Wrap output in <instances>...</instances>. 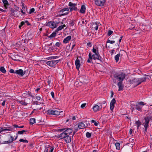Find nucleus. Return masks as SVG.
<instances>
[{
	"label": "nucleus",
	"mask_w": 152,
	"mask_h": 152,
	"mask_svg": "<svg viewBox=\"0 0 152 152\" xmlns=\"http://www.w3.org/2000/svg\"><path fill=\"white\" fill-rule=\"evenodd\" d=\"M64 131L59 135H57V137L61 139H64L66 143H68L71 141L70 134L72 132L73 130L70 128H66Z\"/></svg>",
	"instance_id": "obj_1"
},
{
	"label": "nucleus",
	"mask_w": 152,
	"mask_h": 152,
	"mask_svg": "<svg viewBox=\"0 0 152 152\" xmlns=\"http://www.w3.org/2000/svg\"><path fill=\"white\" fill-rule=\"evenodd\" d=\"M89 58L87 60V62L88 63H91L92 62V60H96L98 59L101 61V62H102L103 61V59L102 58V57L100 56L99 55V53H95L94 54L92 55L91 54V52H90L89 53Z\"/></svg>",
	"instance_id": "obj_2"
},
{
	"label": "nucleus",
	"mask_w": 152,
	"mask_h": 152,
	"mask_svg": "<svg viewBox=\"0 0 152 152\" xmlns=\"http://www.w3.org/2000/svg\"><path fill=\"white\" fill-rule=\"evenodd\" d=\"M126 74L124 73L121 72L119 73H115L114 75V78L119 82H122L124 80L126 77Z\"/></svg>",
	"instance_id": "obj_3"
},
{
	"label": "nucleus",
	"mask_w": 152,
	"mask_h": 152,
	"mask_svg": "<svg viewBox=\"0 0 152 152\" xmlns=\"http://www.w3.org/2000/svg\"><path fill=\"white\" fill-rule=\"evenodd\" d=\"M47 114L49 115H60L61 113H62L63 112V111H58L57 110L53 109V110H49L47 111Z\"/></svg>",
	"instance_id": "obj_4"
},
{
	"label": "nucleus",
	"mask_w": 152,
	"mask_h": 152,
	"mask_svg": "<svg viewBox=\"0 0 152 152\" xmlns=\"http://www.w3.org/2000/svg\"><path fill=\"white\" fill-rule=\"evenodd\" d=\"M145 104H145L143 102H140L136 103V105L133 104H131V105L135 106L136 107L135 109L141 112L142 111V108L141 106L142 105H145Z\"/></svg>",
	"instance_id": "obj_5"
},
{
	"label": "nucleus",
	"mask_w": 152,
	"mask_h": 152,
	"mask_svg": "<svg viewBox=\"0 0 152 152\" xmlns=\"http://www.w3.org/2000/svg\"><path fill=\"white\" fill-rule=\"evenodd\" d=\"M59 12L60 16L66 15L69 13V9L68 8H63L60 10Z\"/></svg>",
	"instance_id": "obj_6"
},
{
	"label": "nucleus",
	"mask_w": 152,
	"mask_h": 152,
	"mask_svg": "<svg viewBox=\"0 0 152 152\" xmlns=\"http://www.w3.org/2000/svg\"><path fill=\"white\" fill-rule=\"evenodd\" d=\"M95 4L100 7L104 6L106 1V0H94Z\"/></svg>",
	"instance_id": "obj_7"
},
{
	"label": "nucleus",
	"mask_w": 152,
	"mask_h": 152,
	"mask_svg": "<svg viewBox=\"0 0 152 152\" xmlns=\"http://www.w3.org/2000/svg\"><path fill=\"white\" fill-rule=\"evenodd\" d=\"M98 105L95 104L94 106L93 109L95 112H97L102 109V103H98Z\"/></svg>",
	"instance_id": "obj_8"
},
{
	"label": "nucleus",
	"mask_w": 152,
	"mask_h": 152,
	"mask_svg": "<svg viewBox=\"0 0 152 152\" xmlns=\"http://www.w3.org/2000/svg\"><path fill=\"white\" fill-rule=\"evenodd\" d=\"M138 78H134L132 80H131L129 82H130V83L134 85V87H136L138 85H140L139 83Z\"/></svg>",
	"instance_id": "obj_9"
},
{
	"label": "nucleus",
	"mask_w": 152,
	"mask_h": 152,
	"mask_svg": "<svg viewBox=\"0 0 152 152\" xmlns=\"http://www.w3.org/2000/svg\"><path fill=\"white\" fill-rule=\"evenodd\" d=\"M77 5L76 4H73L72 2H70L69 3V5L70 6L69 9L70 11L71 12L73 10L77 11V9L76 6Z\"/></svg>",
	"instance_id": "obj_10"
},
{
	"label": "nucleus",
	"mask_w": 152,
	"mask_h": 152,
	"mask_svg": "<svg viewBox=\"0 0 152 152\" xmlns=\"http://www.w3.org/2000/svg\"><path fill=\"white\" fill-rule=\"evenodd\" d=\"M51 28H55L58 26V23L55 22L54 21H50L47 24Z\"/></svg>",
	"instance_id": "obj_11"
},
{
	"label": "nucleus",
	"mask_w": 152,
	"mask_h": 152,
	"mask_svg": "<svg viewBox=\"0 0 152 152\" xmlns=\"http://www.w3.org/2000/svg\"><path fill=\"white\" fill-rule=\"evenodd\" d=\"M58 60L55 61H47L46 64L50 66H54L59 61Z\"/></svg>",
	"instance_id": "obj_12"
},
{
	"label": "nucleus",
	"mask_w": 152,
	"mask_h": 152,
	"mask_svg": "<svg viewBox=\"0 0 152 152\" xmlns=\"http://www.w3.org/2000/svg\"><path fill=\"white\" fill-rule=\"evenodd\" d=\"M10 137H9V140H8L4 141L3 142V144H9L12 142L14 140L16 139L18 137V136H17L15 140H14V138L10 135H9Z\"/></svg>",
	"instance_id": "obj_13"
},
{
	"label": "nucleus",
	"mask_w": 152,
	"mask_h": 152,
	"mask_svg": "<svg viewBox=\"0 0 152 152\" xmlns=\"http://www.w3.org/2000/svg\"><path fill=\"white\" fill-rule=\"evenodd\" d=\"M12 128L10 127H0V133L5 131H12Z\"/></svg>",
	"instance_id": "obj_14"
},
{
	"label": "nucleus",
	"mask_w": 152,
	"mask_h": 152,
	"mask_svg": "<svg viewBox=\"0 0 152 152\" xmlns=\"http://www.w3.org/2000/svg\"><path fill=\"white\" fill-rule=\"evenodd\" d=\"M116 102V101L115 99L113 98L111 101L110 103V108L111 111H113L114 107V105Z\"/></svg>",
	"instance_id": "obj_15"
},
{
	"label": "nucleus",
	"mask_w": 152,
	"mask_h": 152,
	"mask_svg": "<svg viewBox=\"0 0 152 152\" xmlns=\"http://www.w3.org/2000/svg\"><path fill=\"white\" fill-rule=\"evenodd\" d=\"M75 65L76 66V68L79 70L80 66V60L78 58H77L75 61Z\"/></svg>",
	"instance_id": "obj_16"
},
{
	"label": "nucleus",
	"mask_w": 152,
	"mask_h": 152,
	"mask_svg": "<svg viewBox=\"0 0 152 152\" xmlns=\"http://www.w3.org/2000/svg\"><path fill=\"white\" fill-rule=\"evenodd\" d=\"M145 121L144 122V126H148V124L150 120L149 117L147 116L144 118Z\"/></svg>",
	"instance_id": "obj_17"
},
{
	"label": "nucleus",
	"mask_w": 152,
	"mask_h": 152,
	"mask_svg": "<svg viewBox=\"0 0 152 152\" xmlns=\"http://www.w3.org/2000/svg\"><path fill=\"white\" fill-rule=\"evenodd\" d=\"M123 82H118L117 84V85L118 87V91H122L123 89L124 86L122 84Z\"/></svg>",
	"instance_id": "obj_18"
},
{
	"label": "nucleus",
	"mask_w": 152,
	"mask_h": 152,
	"mask_svg": "<svg viewBox=\"0 0 152 152\" xmlns=\"http://www.w3.org/2000/svg\"><path fill=\"white\" fill-rule=\"evenodd\" d=\"M15 73L20 75L23 76L24 75L23 70L22 69H19L15 71Z\"/></svg>",
	"instance_id": "obj_19"
},
{
	"label": "nucleus",
	"mask_w": 152,
	"mask_h": 152,
	"mask_svg": "<svg viewBox=\"0 0 152 152\" xmlns=\"http://www.w3.org/2000/svg\"><path fill=\"white\" fill-rule=\"evenodd\" d=\"M77 125L79 129H84L85 127L84 124L82 122L78 123Z\"/></svg>",
	"instance_id": "obj_20"
},
{
	"label": "nucleus",
	"mask_w": 152,
	"mask_h": 152,
	"mask_svg": "<svg viewBox=\"0 0 152 152\" xmlns=\"http://www.w3.org/2000/svg\"><path fill=\"white\" fill-rule=\"evenodd\" d=\"M99 24V22H97L94 23L93 25V28H94L96 30H97L98 28V26Z\"/></svg>",
	"instance_id": "obj_21"
},
{
	"label": "nucleus",
	"mask_w": 152,
	"mask_h": 152,
	"mask_svg": "<svg viewBox=\"0 0 152 152\" xmlns=\"http://www.w3.org/2000/svg\"><path fill=\"white\" fill-rule=\"evenodd\" d=\"M71 37L70 36H69L64 39L63 40V43H67L71 39Z\"/></svg>",
	"instance_id": "obj_22"
},
{
	"label": "nucleus",
	"mask_w": 152,
	"mask_h": 152,
	"mask_svg": "<svg viewBox=\"0 0 152 152\" xmlns=\"http://www.w3.org/2000/svg\"><path fill=\"white\" fill-rule=\"evenodd\" d=\"M147 79L146 77H144L142 78H138L139 83V84H140L146 81Z\"/></svg>",
	"instance_id": "obj_23"
},
{
	"label": "nucleus",
	"mask_w": 152,
	"mask_h": 152,
	"mask_svg": "<svg viewBox=\"0 0 152 152\" xmlns=\"http://www.w3.org/2000/svg\"><path fill=\"white\" fill-rule=\"evenodd\" d=\"M2 1L4 4L5 9H7L8 7L7 6L9 5V3L8 1L7 0H2Z\"/></svg>",
	"instance_id": "obj_24"
},
{
	"label": "nucleus",
	"mask_w": 152,
	"mask_h": 152,
	"mask_svg": "<svg viewBox=\"0 0 152 152\" xmlns=\"http://www.w3.org/2000/svg\"><path fill=\"white\" fill-rule=\"evenodd\" d=\"M86 11V7L85 5H82L81 9L80 10V12L81 13H84Z\"/></svg>",
	"instance_id": "obj_25"
},
{
	"label": "nucleus",
	"mask_w": 152,
	"mask_h": 152,
	"mask_svg": "<svg viewBox=\"0 0 152 152\" xmlns=\"http://www.w3.org/2000/svg\"><path fill=\"white\" fill-rule=\"evenodd\" d=\"M141 122L139 120L136 121L135 124L137 126V129H139V128L141 126Z\"/></svg>",
	"instance_id": "obj_26"
},
{
	"label": "nucleus",
	"mask_w": 152,
	"mask_h": 152,
	"mask_svg": "<svg viewBox=\"0 0 152 152\" xmlns=\"http://www.w3.org/2000/svg\"><path fill=\"white\" fill-rule=\"evenodd\" d=\"M29 121L31 125H33L36 122L35 119L34 118H31Z\"/></svg>",
	"instance_id": "obj_27"
},
{
	"label": "nucleus",
	"mask_w": 152,
	"mask_h": 152,
	"mask_svg": "<svg viewBox=\"0 0 152 152\" xmlns=\"http://www.w3.org/2000/svg\"><path fill=\"white\" fill-rule=\"evenodd\" d=\"M92 52L94 53H99L98 48L97 47H96L95 48L93 47L92 49Z\"/></svg>",
	"instance_id": "obj_28"
},
{
	"label": "nucleus",
	"mask_w": 152,
	"mask_h": 152,
	"mask_svg": "<svg viewBox=\"0 0 152 152\" xmlns=\"http://www.w3.org/2000/svg\"><path fill=\"white\" fill-rule=\"evenodd\" d=\"M34 147V143H33L31 142L29 143V145L27 147V148L28 149H32Z\"/></svg>",
	"instance_id": "obj_29"
},
{
	"label": "nucleus",
	"mask_w": 152,
	"mask_h": 152,
	"mask_svg": "<svg viewBox=\"0 0 152 152\" xmlns=\"http://www.w3.org/2000/svg\"><path fill=\"white\" fill-rule=\"evenodd\" d=\"M120 56V54H118L115 56V60L116 62H117L118 61L119 59Z\"/></svg>",
	"instance_id": "obj_30"
},
{
	"label": "nucleus",
	"mask_w": 152,
	"mask_h": 152,
	"mask_svg": "<svg viewBox=\"0 0 152 152\" xmlns=\"http://www.w3.org/2000/svg\"><path fill=\"white\" fill-rule=\"evenodd\" d=\"M27 132V130H23L22 131H19L18 132V134H26V132Z\"/></svg>",
	"instance_id": "obj_31"
},
{
	"label": "nucleus",
	"mask_w": 152,
	"mask_h": 152,
	"mask_svg": "<svg viewBox=\"0 0 152 152\" xmlns=\"http://www.w3.org/2000/svg\"><path fill=\"white\" fill-rule=\"evenodd\" d=\"M0 71L3 73H6V71L4 67L2 66L0 68Z\"/></svg>",
	"instance_id": "obj_32"
},
{
	"label": "nucleus",
	"mask_w": 152,
	"mask_h": 152,
	"mask_svg": "<svg viewBox=\"0 0 152 152\" xmlns=\"http://www.w3.org/2000/svg\"><path fill=\"white\" fill-rule=\"evenodd\" d=\"M106 101H103L102 103V107L103 108H104L106 107V105H107V104H106Z\"/></svg>",
	"instance_id": "obj_33"
},
{
	"label": "nucleus",
	"mask_w": 152,
	"mask_h": 152,
	"mask_svg": "<svg viewBox=\"0 0 152 152\" xmlns=\"http://www.w3.org/2000/svg\"><path fill=\"white\" fill-rule=\"evenodd\" d=\"M115 145L116 147V148L117 149L119 150L120 148V144L118 142H116L115 143Z\"/></svg>",
	"instance_id": "obj_34"
},
{
	"label": "nucleus",
	"mask_w": 152,
	"mask_h": 152,
	"mask_svg": "<svg viewBox=\"0 0 152 152\" xmlns=\"http://www.w3.org/2000/svg\"><path fill=\"white\" fill-rule=\"evenodd\" d=\"M19 103L23 105L26 106L27 105V103H26L23 100H21V101H19Z\"/></svg>",
	"instance_id": "obj_35"
},
{
	"label": "nucleus",
	"mask_w": 152,
	"mask_h": 152,
	"mask_svg": "<svg viewBox=\"0 0 152 152\" xmlns=\"http://www.w3.org/2000/svg\"><path fill=\"white\" fill-rule=\"evenodd\" d=\"M22 8L23 10L25 12L27 11V9L26 6H25L23 4L22 5Z\"/></svg>",
	"instance_id": "obj_36"
},
{
	"label": "nucleus",
	"mask_w": 152,
	"mask_h": 152,
	"mask_svg": "<svg viewBox=\"0 0 152 152\" xmlns=\"http://www.w3.org/2000/svg\"><path fill=\"white\" fill-rule=\"evenodd\" d=\"M48 147H50V152H53L54 149V148L53 146H50L48 145Z\"/></svg>",
	"instance_id": "obj_37"
},
{
	"label": "nucleus",
	"mask_w": 152,
	"mask_h": 152,
	"mask_svg": "<svg viewBox=\"0 0 152 152\" xmlns=\"http://www.w3.org/2000/svg\"><path fill=\"white\" fill-rule=\"evenodd\" d=\"M56 33L55 32H53L49 36V37H53L56 36Z\"/></svg>",
	"instance_id": "obj_38"
},
{
	"label": "nucleus",
	"mask_w": 152,
	"mask_h": 152,
	"mask_svg": "<svg viewBox=\"0 0 152 152\" xmlns=\"http://www.w3.org/2000/svg\"><path fill=\"white\" fill-rule=\"evenodd\" d=\"M19 141L20 142H26L28 143V141L26 140H24L23 139H21L19 140Z\"/></svg>",
	"instance_id": "obj_39"
},
{
	"label": "nucleus",
	"mask_w": 152,
	"mask_h": 152,
	"mask_svg": "<svg viewBox=\"0 0 152 152\" xmlns=\"http://www.w3.org/2000/svg\"><path fill=\"white\" fill-rule=\"evenodd\" d=\"M75 21L74 20H71L69 23V24L71 26H74L75 24Z\"/></svg>",
	"instance_id": "obj_40"
},
{
	"label": "nucleus",
	"mask_w": 152,
	"mask_h": 152,
	"mask_svg": "<svg viewBox=\"0 0 152 152\" xmlns=\"http://www.w3.org/2000/svg\"><path fill=\"white\" fill-rule=\"evenodd\" d=\"M91 134L90 133L88 132L86 134V136L87 138H90L91 136Z\"/></svg>",
	"instance_id": "obj_41"
},
{
	"label": "nucleus",
	"mask_w": 152,
	"mask_h": 152,
	"mask_svg": "<svg viewBox=\"0 0 152 152\" xmlns=\"http://www.w3.org/2000/svg\"><path fill=\"white\" fill-rule=\"evenodd\" d=\"M63 27L62 25L59 26L56 29V30L57 31H59L60 30H61L62 29H63Z\"/></svg>",
	"instance_id": "obj_42"
},
{
	"label": "nucleus",
	"mask_w": 152,
	"mask_h": 152,
	"mask_svg": "<svg viewBox=\"0 0 152 152\" xmlns=\"http://www.w3.org/2000/svg\"><path fill=\"white\" fill-rule=\"evenodd\" d=\"M115 41H111L109 39H108L106 43H110L111 44H113L114 43H115Z\"/></svg>",
	"instance_id": "obj_43"
},
{
	"label": "nucleus",
	"mask_w": 152,
	"mask_h": 152,
	"mask_svg": "<svg viewBox=\"0 0 152 152\" xmlns=\"http://www.w3.org/2000/svg\"><path fill=\"white\" fill-rule=\"evenodd\" d=\"M35 97H36V99H37L38 100H39L41 99V97L37 95V94H36Z\"/></svg>",
	"instance_id": "obj_44"
},
{
	"label": "nucleus",
	"mask_w": 152,
	"mask_h": 152,
	"mask_svg": "<svg viewBox=\"0 0 152 152\" xmlns=\"http://www.w3.org/2000/svg\"><path fill=\"white\" fill-rule=\"evenodd\" d=\"M35 9L34 8H32L30 9L29 13V14H31L34 12Z\"/></svg>",
	"instance_id": "obj_45"
},
{
	"label": "nucleus",
	"mask_w": 152,
	"mask_h": 152,
	"mask_svg": "<svg viewBox=\"0 0 152 152\" xmlns=\"http://www.w3.org/2000/svg\"><path fill=\"white\" fill-rule=\"evenodd\" d=\"M113 31L111 30H109L107 33V36H109L112 34Z\"/></svg>",
	"instance_id": "obj_46"
},
{
	"label": "nucleus",
	"mask_w": 152,
	"mask_h": 152,
	"mask_svg": "<svg viewBox=\"0 0 152 152\" xmlns=\"http://www.w3.org/2000/svg\"><path fill=\"white\" fill-rule=\"evenodd\" d=\"M25 24V22L24 21H22L20 23V25L19 26V27L20 28H21V27L23 26Z\"/></svg>",
	"instance_id": "obj_47"
},
{
	"label": "nucleus",
	"mask_w": 152,
	"mask_h": 152,
	"mask_svg": "<svg viewBox=\"0 0 152 152\" xmlns=\"http://www.w3.org/2000/svg\"><path fill=\"white\" fill-rule=\"evenodd\" d=\"M56 46L59 47L61 45V43L60 42H57L56 43Z\"/></svg>",
	"instance_id": "obj_48"
},
{
	"label": "nucleus",
	"mask_w": 152,
	"mask_h": 152,
	"mask_svg": "<svg viewBox=\"0 0 152 152\" xmlns=\"http://www.w3.org/2000/svg\"><path fill=\"white\" fill-rule=\"evenodd\" d=\"M59 57L58 56H53L51 57V59H53L58 58Z\"/></svg>",
	"instance_id": "obj_49"
},
{
	"label": "nucleus",
	"mask_w": 152,
	"mask_h": 152,
	"mask_svg": "<svg viewBox=\"0 0 152 152\" xmlns=\"http://www.w3.org/2000/svg\"><path fill=\"white\" fill-rule=\"evenodd\" d=\"M66 129H60L57 130V131L58 132H61L62 131H64V130H65Z\"/></svg>",
	"instance_id": "obj_50"
},
{
	"label": "nucleus",
	"mask_w": 152,
	"mask_h": 152,
	"mask_svg": "<svg viewBox=\"0 0 152 152\" xmlns=\"http://www.w3.org/2000/svg\"><path fill=\"white\" fill-rule=\"evenodd\" d=\"M16 57H18V56H14L13 58H12V59L15 61H19L18 59Z\"/></svg>",
	"instance_id": "obj_51"
},
{
	"label": "nucleus",
	"mask_w": 152,
	"mask_h": 152,
	"mask_svg": "<svg viewBox=\"0 0 152 152\" xmlns=\"http://www.w3.org/2000/svg\"><path fill=\"white\" fill-rule=\"evenodd\" d=\"M48 148L49 147H45L44 152H48Z\"/></svg>",
	"instance_id": "obj_52"
},
{
	"label": "nucleus",
	"mask_w": 152,
	"mask_h": 152,
	"mask_svg": "<svg viewBox=\"0 0 152 152\" xmlns=\"http://www.w3.org/2000/svg\"><path fill=\"white\" fill-rule=\"evenodd\" d=\"M10 72L11 73H15V71L14 70L12 69H11L10 70Z\"/></svg>",
	"instance_id": "obj_53"
},
{
	"label": "nucleus",
	"mask_w": 152,
	"mask_h": 152,
	"mask_svg": "<svg viewBox=\"0 0 152 152\" xmlns=\"http://www.w3.org/2000/svg\"><path fill=\"white\" fill-rule=\"evenodd\" d=\"M51 95L52 97V98L53 99H54V93L53 92V91H52L51 92Z\"/></svg>",
	"instance_id": "obj_54"
},
{
	"label": "nucleus",
	"mask_w": 152,
	"mask_h": 152,
	"mask_svg": "<svg viewBox=\"0 0 152 152\" xmlns=\"http://www.w3.org/2000/svg\"><path fill=\"white\" fill-rule=\"evenodd\" d=\"M86 104V103H83L81 104V107L82 108H83L85 107Z\"/></svg>",
	"instance_id": "obj_55"
},
{
	"label": "nucleus",
	"mask_w": 152,
	"mask_h": 152,
	"mask_svg": "<svg viewBox=\"0 0 152 152\" xmlns=\"http://www.w3.org/2000/svg\"><path fill=\"white\" fill-rule=\"evenodd\" d=\"M148 126H144V127H145V132H147L148 127Z\"/></svg>",
	"instance_id": "obj_56"
},
{
	"label": "nucleus",
	"mask_w": 152,
	"mask_h": 152,
	"mask_svg": "<svg viewBox=\"0 0 152 152\" xmlns=\"http://www.w3.org/2000/svg\"><path fill=\"white\" fill-rule=\"evenodd\" d=\"M28 40L27 39H25L24 40V42L26 43H28Z\"/></svg>",
	"instance_id": "obj_57"
},
{
	"label": "nucleus",
	"mask_w": 152,
	"mask_h": 152,
	"mask_svg": "<svg viewBox=\"0 0 152 152\" xmlns=\"http://www.w3.org/2000/svg\"><path fill=\"white\" fill-rule=\"evenodd\" d=\"M87 45L89 47H91L92 45L91 42H88L87 43Z\"/></svg>",
	"instance_id": "obj_58"
},
{
	"label": "nucleus",
	"mask_w": 152,
	"mask_h": 152,
	"mask_svg": "<svg viewBox=\"0 0 152 152\" xmlns=\"http://www.w3.org/2000/svg\"><path fill=\"white\" fill-rule=\"evenodd\" d=\"M130 109L131 110L132 112H133L134 110V107H133L132 106L131 107Z\"/></svg>",
	"instance_id": "obj_59"
},
{
	"label": "nucleus",
	"mask_w": 152,
	"mask_h": 152,
	"mask_svg": "<svg viewBox=\"0 0 152 152\" xmlns=\"http://www.w3.org/2000/svg\"><path fill=\"white\" fill-rule=\"evenodd\" d=\"M5 102L6 101L5 100L3 101V102L1 104V105L2 106H4L5 105Z\"/></svg>",
	"instance_id": "obj_60"
},
{
	"label": "nucleus",
	"mask_w": 152,
	"mask_h": 152,
	"mask_svg": "<svg viewBox=\"0 0 152 152\" xmlns=\"http://www.w3.org/2000/svg\"><path fill=\"white\" fill-rule=\"evenodd\" d=\"M79 129V128L78 127V126L76 127L75 129L74 130V131H75V132H77V131H78Z\"/></svg>",
	"instance_id": "obj_61"
},
{
	"label": "nucleus",
	"mask_w": 152,
	"mask_h": 152,
	"mask_svg": "<svg viewBox=\"0 0 152 152\" xmlns=\"http://www.w3.org/2000/svg\"><path fill=\"white\" fill-rule=\"evenodd\" d=\"M11 12L12 14L14 13V12H15V10L12 9H11Z\"/></svg>",
	"instance_id": "obj_62"
},
{
	"label": "nucleus",
	"mask_w": 152,
	"mask_h": 152,
	"mask_svg": "<svg viewBox=\"0 0 152 152\" xmlns=\"http://www.w3.org/2000/svg\"><path fill=\"white\" fill-rule=\"evenodd\" d=\"M47 83H48V85L50 86V83H51V81L50 80H48L47 81Z\"/></svg>",
	"instance_id": "obj_63"
},
{
	"label": "nucleus",
	"mask_w": 152,
	"mask_h": 152,
	"mask_svg": "<svg viewBox=\"0 0 152 152\" xmlns=\"http://www.w3.org/2000/svg\"><path fill=\"white\" fill-rule=\"evenodd\" d=\"M133 130L132 129H130L129 130V133L130 134H131L132 133Z\"/></svg>",
	"instance_id": "obj_64"
}]
</instances>
